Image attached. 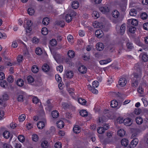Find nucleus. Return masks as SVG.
I'll return each instance as SVG.
<instances>
[{
	"instance_id": "1",
	"label": "nucleus",
	"mask_w": 148,
	"mask_h": 148,
	"mask_svg": "<svg viewBox=\"0 0 148 148\" xmlns=\"http://www.w3.org/2000/svg\"><path fill=\"white\" fill-rule=\"evenodd\" d=\"M134 76L131 79V85L133 87L135 88L138 86V81L140 80L142 76L140 74L139 75L137 73H134Z\"/></svg>"
},
{
	"instance_id": "2",
	"label": "nucleus",
	"mask_w": 148,
	"mask_h": 148,
	"mask_svg": "<svg viewBox=\"0 0 148 148\" xmlns=\"http://www.w3.org/2000/svg\"><path fill=\"white\" fill-rule=\"evenodd\" d=\"M8 99V96L6 94H4L2 97H0V105L2 108H4L6 106V101Z\"/></svg>"
},
{
	"instance_id": "3",
	"label": "nucleus",
	"mask_w": 148,
	"mask_h": 148,
	"mask_svg": "<svg viewBox=\"0 0 148 148\" xmlns=\"http://www.w3.org/2000/svg\"><path fill=\"white\" fill-rule=\"evenodd\" d=\"M103 125V127H100L97 129V132L99 134L103 133L105 130H108L109 128L108 124L105 123Z\"/></svg>"
},
{
	"instance_id": "4",
	"label": "nucleus",
	"mask_w": 148,
	"mask_h": 148,
	"mask_svg": "<svg viewBox=\"0 0 148 148\" xmlns=\"http://www.w3.org/2000/svg\"><path fill=\"white\" fill-rule=\"evenodd\" d=\"M125 25H126L125 24H123L120 27L119 26L117 25L116 26V30H117V29H119L120 28L119 33L121 35H123L124 34L125 31L126 27Z\"/></svg>"
},
{
	"instance_id": "5",
	"label": "nucleus",
	"mask_w": 148,
	"mask_h": 148,
	"mask_svg": "<svg viewBox=\"0 0 148 148\" xmlns=\"http://www.w3.org/2000/svg\"><path fill=\"white\" fill-rule=\"evenodd\" d=\"M138 142V140L137 138L134 139L131 142V144L129 146L126 148H133L135 147Z\"/></svg>"
},
{
	"instance_id": "6",
	"label": "nucleus",
	"mask_w": 148,
	"mask_h": 148,
	"mask_svg": "<svg viewBox=\"0 0 148 148\" xmlns=\"http://www.w3.org/2000/svg\"><path fill=\"white\" fill-rule=\"evenodd\" d=\"M62 108L64 109H67L72 107V104L70 102L67 103L63 102L62 103Z\"/></svg>"
},
{
	"instance_id": "7",
	"label": "nucleus",
	"mask_w": 148,
	"mask_h": 148,
	"mask_svg": "<svg viewBox=\"0 0 148 148\" xmlns=\"http://www.w3.org/2000/svg\"><path fill=\"white\" fill-rule=\"evenodd\" d=\"M79 72L81 74H84L87 71L86 68L84 65L80 66L78 68Z\"/></svg>"
},
{
	"instance_id": "8",
	"label": "nucleus",
	"mask_w": 148,
	"mask_h": 148,
	"mask_svg": "<svg viewBox=\"0 0 148 148\" xmlns=\"http://www.w3.org/2000/svg\"><path fill=\"white\" fill-rule=\"evenodd\" d=\"M121 143L122 145L124 147V148H126L129 147L128 145L129 141L127 139H123L121 140Z\"/></svg>"
},
{
	"instance_id": "9",
	"label": "nucleus",
	"mask_w": 148,
	"mask_h": 148,
	"mask_svg": "<svg viewBox=\"0 0 148 148\" xmlns=\"http://www.w3.org/2000/svg\"><path fill=\"white\" fill-rule=\"evenodd\" d=\"M95 34L96 37L99 38L102 37L103 35V32L100 29L96 30Z\"/></svg>"
},
{
	"instance_id": "10",
	"label": "nucleus",
	"mask_w": 148,
	"mask_h": 148,
	"mask_svg": "<svg viewBox=\"0 0 148 148\" xmlns=\"http://www.w3.org/2000/svg\"><path fill=\"white\" fill-rule=\"evenodd\" d=\"M123 121L124 124L127 126H130L132 123L131 119L129 118L124 119Z\"/></svg>"
},
{
	"instance_id": "11",
	"label": "nucleus",
	"mask_w": 148,
	"mask_h": 148,
	"mask_svg": "<svg viewBox=\"0 0 148 148\" xmlns=\"http://www.w3.org/2000/svg\"><path fill=\"white\" fill-rule=\"evenodd\" d=\"M119 85L123 87L125 86L127 83L126 79L125 78H122L120 79L119 81Z\"/></svg>"
},
{
	"instance_id": "12",
	"label": "nucleus",
	"mask_w": 148,
	"mask_h": 148,
	"mask_svg": "<svg viewBox=\"0 0 148 148\" xmlns=\"http://www.w3.org/2000/svg\"><path fill=\"white\" fill-rule=\"evenodd\" d=\"M104 48V45L103 43L98 42L97 43L96 48L97 50L101 51L103 50Z\"/></svg>"
},
{
	"instance_id": "13",
	"label": "nucleus",
	"mask_w": 148,
	"mask_h": 148,
	"mask_svg": "<svg viewBox=\"0 0 148 148\" xmlns=\"http://www.w3.org/2000/svg\"><path fill=\"white\" fill-rule=\"evenodd\" d=\"M100 11L103 13L106 14L110 11V9L107 7H102L100 8Z\"/></svg>"
},
{
	"instance_id": "14",
	"label": "nucleus",
	"mask_w": 148,
	"mask_h": 148,
	"mask_svg": "<svg viewBox=\"0 0 148 148\" xmlns=\"http://www.w3.org/2000/svg\"><path fill=\"white\" fill-rule=\"evenodd\" d=\"M128 22L130 23L132 25L136 26L138 24V21L136 19H129Z\"/></svg>"
},
{
	"instance_id": "15",
	"label": "nucleus",
	"mask_w": 148,
	"mask_h": 148,
	"mask_svg": "<svg viewBox=\"0 0 148 148\" xmlns=\"http://www.w3.org/2000/svg\"><path fill=\"white\" fill-rule=\"evenodd\" d=\"M27 29L28 30L29 32H30L32 31L31 27L32 25V23L31 20H28L27 21Z\"/></svg>"
},
{
	"instance_id": "16",
	"label": "nucleus",
	"mask_w": 148,
	"mask_h": 148,
	"mask_svg": "<svg viewBox=\"0 0 148 148\" xmlns=\"http://www.w3.org/2000/svg\"><path fill=\"white\" fill-rule=\"evenodd\" d=\"M42 69L44 71L47 72L49 70L50 68L48 65L45 64L42 66Z\"/></svg>"
},
{
	"instance_id": "17",
	"label": "nucleus",
	"mask_w": 148,
	"mask_h": 148,
	"mask_svg": "<svg viewBox=\"0 0 148 148\" xmlns=\"http://www.w3.org/2000/svg\"><path fill=\"white\" fill-rule=\"evenodd\" d=\"M110 105L112 108H115L118 106V103L115 100H113L110 102Z\"/></svg>"
},
{
	"instance_id": "18",
	"label": "nucleus",
	"mask_w": 148,
	"mask_h": 148,
	"mask_svg": "<svg viewBox=\"0 0 148 148\" xmlns=\"http://www.w3.org/2000/svg\"><path fill=\"white\" fill-rule=\"evenodd\" d=\"M37 125L39 129H42L45 127V124L43 121H40L38 122Z\"/></svg>"
},
{
	"instance_id": "19",
	"label": "nucleus",
	"mask_w": 148,
	"mask_h": 148,
	"mask_svg": "<svg viewBox=\"0 0 148 148\" xmlns=\"http://www.w3.org/2000/svg\"><path fill=\"white\" fill-rule=\"evenodd\" d=\"M56 124L58 127L60 129L62 128L64 126V123L62 121L60 120L58 121Z\"/></svg>"
},
{
	"instance_id": "20",
	"label": "nucleus",
	"mask_w": 148,
	"mask_h": 148,
	"mask_svg": "<svg viewBox=\"0 0 148 148\" xmlns=\"http://www.w3.org/2000/svg\"><path fill=\"white\" fill-rule=\"evenodd\" d=\"M73 130L75 133L77 134L80 132V128L78 125H75L73 127Z\"/></svg>"
},
{
	"instance_id": "21",
	"label": "nucleus",
	"mask_w": 148,
	"mask_h": 148,
	"mask_svg": "<svg viewBox=\"0 0 148 148\" xmlns=\"http://www.w3.org/2000/svg\"><path fill=\"white\" fill-rule=\"evenodd\" d=\"M112 14L114 18H117L119 17L120 14L118 11L115 10L112 12Z\"/></svg>"
},
{
	"instance_id": "22",
	"label": "nucleus",
	"mask_w": 148,
	"mask_h": 148,
	"mask_svg": "<svg viewBox=\"0 0 148 148\" xmlns=\"http://www.w3.org/2000/svg\"><path fill=\"white\" fill-rule=\"evenodd\" d=\"M65 19L67 22L69 23L72 21V17L70 14H67L66 15Z\"/></svg>"
},
{
	"instance_id": "23",
	"label": "nucleus",
	"mask_w": 148,
	"mask_h": 148,
	"mask_svg": "<svg viewBox=\"0 0 148 148\" xmlns=\"http://www.w3.org/2000/svg\"><path fill=\"white\" fill-rule=\"evenodd\" d=\"M67 54L69 58H73L75 56V54L73 51L70 50L68 51Z\"/></svg>"
},
{
	"instance_id": "24",
	"label": "nucleus",
	"mask_w": 148,
	"mask_h": 148,
	"mask_svg": "<svg viewBox=\"0 0 148 148\" xmlns=\"http://www.w3.org/2000/svg\"><path fill=\"white\" fill-rule=\"evenodd\" d=\"M66 76L67 78H71L73 76V73L72 71H69L66 73Z\"/></svg>"
},
{
	"instance_id": "25",
	"label": "nucleus",
	"mask_w": 148,
	"mask_h": 148,
	"mask_svg": "<svg viewBox=\"0 0 148 148\" xmlns=\"http://www.w3.org/2000/svg\"><path fill=\"white\" fill-rule=\"evenodd\" d=\"M51 115L53 118H57L59 116L58 112L56 111H53L52 112Z\"/></svg>"
},
{
	"instance_id": "26",
	"label": "nucleus",
	"mask_w": 148,
	"mask_h": 148,
	"mask_svg": "<svg viewBox=\"0 0 148 148\" xmlns=\"http://www.w3.org/2000/svg\"><path fill=\"white\" fill-rule=\"evenodd\" d=\"M79 113L81 116L82 117H86L88 116V113L86 110H81Z\"/></svg>"
},
{
	"instance_id": "27",
	"label": "nucleus",
	"mask_w": 148,
	"mask_h": 148,
	"mask_svg": "<svg viewBox=\"0 0 148 148\" xmlns=\"http://www.w3.org/2000/svg\"><path fill=\"white\" fill-rule=\"evenodd\" d=\"M137 11L136 10L133 8L132 9L130 10V16H135L136 15Z\"/></svg>"
},
{
	"instance_id": "28",
	"label": "nucleus",
	"mask_w": 148,
	"mask_h": 148,
	"mask_svg": "<svg viewBox=\"0 0 148 148\" xmlns=\"http://www.w3.org/2000/svg\"><path fill=\"white\" fill-rule=\"evenodd\" d=\"M79 3L77 1H74L72 3V6L73 8L77 9L79 6Z\"/></svg>"
},
{
	"instance_id": "29",
	"label": "nucleus",
	"mask_w": 148,
	"mask_h": 148,
	"mask_svg": "<svg viewBox=\"0 0 148 148\" xmlns=\"http://www.w3.org/2000/svg\"><path fill=\"white\" fill-rule=\"evenodd\" d=\"M49 22V18L48 17L44 18L42 20V23L44 25H48Z\"/></svg>"
},
{
	"instance_id": "30",
	"label": "nucleus",
	"mask_w": 148,
	"mask_h": 148,
	"mask_svg": "<svg viewBox=\"0 0 148 148\" xmlns=\"http://www.w3.org/2000/svg\"><path fill=\"white\" fill-rule=\"evenodd\" d=\"M125 131L123 129H120L118 131V135L121 137L124 136L125 134Z\"/></svg>"
},
{
	"instance_id": "31",
	"label": "nucleus",
	"mask_w": 148,
	"mask_h": 148,
	"mask_svg": "<svg viewBox=\"0 0 148 148\" xmlns=\"http://www.w3.org/2000/svg\"><path fill=\"white\" fill-rule=\"evenodd\" d=\"M17 85L19 86H22L24 85V81L21 79H18L16 82Z\"/></svg>"
},
{
	"instance_id": "32",
	"label": "nucleus",
	"mask_w": 148,
	"mask_h": 148,
	"mask_svg": "<svg viewBox=\"0 0 148 148\" xmlns=\"http://www.w3.org/2000/svg\"><path fill=\"white\" fill-rule=\"evenodd\" d=\"M136 121L138 124L140 125L143 122V120L140 117H137L136 118Z\"/></svg>"
},
{
	"instance_id": "33",
	"label": "nucleus",
	"mask_w": 148,
	"mask_h": 148,
	"mask_svg": "<svg viewBox=\"0 0 148 148\" xmlns=\"http://www.w3.org/2000/svg\"><path fill=\"white\" fill-rule=\"evenodd\" d=\"M35 53L37 55H40L42 53V50L41 48L37 47L35 50Z\"/></svg>"
},
{
	"instance_id": "34",
	"label": "nucleus",
	"mask_w": 148,
	"mask_h": 148,
	"mask_svg": "<svg viewBox=\"0 0 148 148\" xmlns=\"http://www.w3.org/2000/svg\"><path fill=\"white\" fill-rule=\"evenodd\" d=\"M78 101L79 103L83 105H85L86 103L85 100L81 98H79Z\"/></svg>"
},
{
	"instance_id": "35",
	"label": "nucleus",
	"mask_w": 148,
	"mask_h": 148,
	"mask_svg": "<svg viewBox=\"0 0 148 148\" xmlns=\"http://www.w3.org/2000/svg\"><path fill=\"white\" fill-rule=\"evenodd\" d=\"M31 70L34 73H37L39 71V69L38 67L36 65H34L32 68Z\"/></svg>"
},
{
	"instance_id": "36",
	"label": "nucleus",
	"mask_w": 148,
	"mask_h": 148,
	"mask_svg": "<svg viewBox=\"0 0 148 148\" xmlns=\"http://www.w3.org/2000/svg\"><path fill=\"white\" fill-rule=\"evenodd\" d=\"M3 136L5 138H8L10 136V134L9 132L5 131L3 134Z\"/></svg>"
},
{
	"instance_id": "37",
	"label": "nucleus",
	"mask_w": 148,
	"mask_h": 148,
	"mask_svg": "<svg viewBox=\"0 0 148 148\" xmlns=\"http://www.w3.org/2000/svg\"><path fill=\"white\" fill-rule=\"evenodd\" d=\"M142 59L143 61L147 62L148 61V55L145 53H144L142 55Z\"/></svg>"
},
{
	"instance_id": "38",
	"label": "nucleus",
	"mask_w": 148,
	"mask_h": 148,
	"mask_svg": "<svg viewBox=\"0 0 148 148\" xmlns=\"http://www.w3.org/2000/svg\"><path fill=\"white\" fill-rule=\"evenodd\" d=\"M135 42L139 46H142L143 45V44L140 41V40L138 37H137L135 38Z\"/></svg>"
},
{
	"instance_id": "39",
	"label": "nucleus",
	"mask_w": 148,
	"mask_h": 148,
	"mask_svg": "<svg viewBox=\"0 0 148 148\" xmlns=\"http://www.w3.org/2000/svg\"><path fill=\"white\" fill-rule=\"evenodd\" d=\"M41 33L44 35H46L48 33V30L47 28L44 27L42 28L41 30Z\"/></svg>"
},
{
	"instance_id": "40",
	"label": "nucleus",
	"mask_w": 148,
	"mask_h": 148,
	"mask_svg": "<svg viewBox=\"0 0 148 148\" xmlns=\"http://www.w3.org/2000/svg\"><path fill=\"white\" fill-rule=\"evenodd\" d=\"M0 85L3 88H6L8 86L7 82L5 80H3L1 82Z\"/></svg>"
},
{
	"instance_id": "41",
	"label": "nucleus",
	"mask_w": 148,
	"mask_h": 148,
	"mask_svg": "<svg viewBox=\"0 0 148 148\" xmlns=\"http://www.w3.org/2000/svg\"><path fill=\"white\" fill-rule=\"evenodd\" d=\"M136 30L135 27L132 26H130L129 28V32L132 33H134Z\"/></svg>"
},
{
	"instance_id": "42",
	"label": "nucleus",
	"mask_w": 148,
	"mask_h": 148,
	"mask_svg": "<svg viewBox=\"0 0 148 148\" xmlns=\"http://www.w3.org/2000/svg\"><path fill=\"white\" fill-rule=\"evenodd\" d=\"M27 79L28 82L30 83H32L34 81V79L33 77L31 75H29L27 77Z\"/></svg>"
},
{
	"instance_id": "43",
	"label": "nucleus",
	"mask_w": 148,
	"mask_h": 148,
	"mask_svg": "<svg viewBox=\"0 0 148 148\" xmlns=\"http://www.w3.org/2000/svg\"><path fill=\"white\" fill-rule=\"evenodd\" d=\"M27 11L28 14L30 15H33L34 12V10L32 8H28L27 10Z\"/></svg>"
},
{
	"instance_id": "44",
	"label": "nucleus",
	"mask_w": 148,
	"mask_h": 148,
	"mask_svg": "<svg viewBox=\"0 0 148 148\" xmlns=\"http://www.w3.org/2000/svg\"><path fill=\"white\" fill-rule=\"evenodd\" d=\"M50 44L52 46H55L57 45V42L56 39H52L50 41Z\"/></svg>"
},
{
	"instance_id": "45",
	"label": "nucleus",
	"mask_w": 148,
	"mask_h": 148,
	"mask_svg": "<svg viewBox=\"0 0 148 148\" xmlns=\"http://www.w3.org/2000/svg\"><path fill=\"white\" fill-rule=\"evenodd\" d=\"M127 47L128 49H132L134 48L133 44L130 42H128L127 43Z\"/></svg>"
},
{
	"instance_id": "46",
	"label": "nucleus",
	"mask_w": 148,
	"mask_h": 148,
	"mask_svg": "<svg viewBox=\"0 0 148 148\" xmlns=\"http://www.w3.org/2000/svg\"><path fill=\"white\" fill-rule=\"evenodd\" d=\"M93 17H96V18H98L99 16V13L96 11H93L92 14Z\"/></svg>"
},
{
	"instance_id": "47",
	"label": "nucleus",
	"mask_w": 148,
	"mask_h": 148,
	"mask_svg": "<svg viewBox=\"0 0 148 148\" xmlns=\"http://www.w3.org/2000/svg\"><path fill=\"white\" fill-rule=\"evenodd\" d=\"M33 102L35 104H37L39 102V99L36 96H33Z\"/></svg>"
},
{
	"instance_id": "48",
	"label": "nucleus",
	"mask_w": 148,
	"mask_h": 148,
	"mask_svg": "<svg viewBox=\"0 0 148 148\" xmlns=\"http://www.w3.org/2000/svg\"><path fill=\"white\" fill-rule=\"evenodd\" d=\"M140 17L143 20L146 19L147 17V15L145 12L142 13L141 14Z\"/></svg>"
},
{
	"instance_id": "49",
	"label": "nucleus",
	"mask_w": 148,
	"mask_h": 148,
	"mask_svg": "<svg viewBox=\"0 0 148 148\" xmlns=\"http://www.w3.org/2000/svg\"><path fill=\"white\" fill-rule=\"evenodd\" d=\"M32 138L33 141L37 142L38 140V137L37 134H34L32 135Z\"/></svg>"
},
{
	"instance_id": "50",
	"label": "nucleus",
	"mask_w": 148,
	"mask_h": 148,
	"mask_svg": "<svg viewBox=\"0 0 148 148\" xmlns=\"http://www.w3.org/2000/svg\"><path fill=\"white\" fill-rule=\"evenodd\" d=\"M90 88L89 89V90L91 91L92 93L94 94H97L98 93L97 90L95 89V88L92 87L91 86H90Z\"/></svg>"
},
{
	"instance_id": "51",
	"label": "nucleus",
	"mask_w": 148,
	"mask_h": 148,
	"mask_svg": "<svg viewBox=\"0 0 148 148\" xmlns=\"http://www.w3.org/2000/svg\"><path fill=\"white\" fill-rule=\"evenodd\" d=\"M18 119L20 122L23 121L25 119V116L24 114H22L19 116Z\"/></svg>"
},
{
	"instance_id": "52",
	"label": "nucleus",
	"mask_w": 148,
	"mask_h": 148,
	"mask_svg": "<svg viewBox=\"0 0 148 148\" xmlns=\"http://www.w3.org/2000/svg\"><path fill=\"white\" fill-rule=\"evenodd\" d=\"M99 85V83L97 81H95L92 82V87L97 88Z\"/></svg>"
},
{
	"instance_id": "53",
	"label": "nucleus",
	"mask_w": 148,
	"mask_h": 148,
	"mask_svg": "<svg viewBox=\"0 0 148 148\" xmlns=\"http://www.w3.org/2000/svg\"><path fill=\"white\" fill-rule=\"evenodd\" d=\"M55 78L58 82H62V78L58 74H56L55 76Z\"/></svg>"
},
{
	"instance_id": "54",
	"label": "nucleus",
	"mask_w": 148,
	"mask_h": 148,
	"mask_svg": "<svg viewBox=\"0 0 148 148\" xmlns=\"http://www.w3.org/2000/svg\"><path fill=\"white\" fill-rule=\"evenodd\" d=\"M56 24L59 25L60 27H63L64 26V22L62 21H57L56 23Z\"/></svg>"
},
{
	"instance_id": "55",
	"label": "nucleus",
	"mask_w": 148,
	"mask_h": 148,
	"mask_svg": "<svg viewBox=\"0 0 148 148\" xmlns=\"http://www.w3.org/2000/svg\"><path fill=\"white\" fill-rule=\"evenodd\" d=\"M18 139L19 141L21 142H23L25 141V137L22 135H19L18 136Z\"/></svg>"
},
{
	"instance_id": "56",
	"label": "nucleus",
	"mask_w": 148,
	"mask_h": 148,
	"mask_svg": "<svg viewBox=\"0 0 148 148\" xmlns=\"http://www.w3.org/2000/svg\"><path fill=\"white\" fill-rule=\"evenodd\" d=\"M47 143L46 141L42 142L41 144V147L43 148H47Z\"/></svg>"
},
{
	"instance_id": "57",
	"label": "nucleus",
	"mask_w": 148,
	"mask_h": 148,
	"mask_svg": "<svg viewBox=\"0 0 148 148\" xmlns=\"http://www.w3.org/2000/svg\"><path fill=\"white\" fill-rule=\"evenodd\" d=\"M73 37L72 35H69L67 37L68 40L69 42H72Z\"/></svg>"
},
{
	"instance_id": "58",
	"label": "nucleus",
	"mask_w": 148,
	"mask_h": 148,
	"mask_svg": "<svg viewBox=\"0 0 148 148\" xmlns=\"http://www.w3.org/2000/svg\"><path fill=\"white\" fill-rule=\"evenodd\" d=\"M50 130V132L48 133L49 134H53L55 132L56 129L54 127L52 126L51 127Z\"/></svg>"
},
{
	"instance_id": "59",
	"label": "nucleus",
	"mask_w": 148,
	"mask_h": 148,
	"mask_svg": "<svg viewBox=\"0 0 148 148\" xmlns=\"http://www.w3.org/2000/svg\"><path fill=\"white\" fill-rule=\"evenodd\" d=\"M7 81L9 83H12L14 81L12 76H9L7 78Z\"/></svg>"
},
{
	"instance_id": "60",
	"label": "nucleus",
	"mask_w": 148,
	"mask_h": 148,
	"mask_svg": "<svg viewBox=\"0 0 148 148\" xmlns=\"http://www.w3.org/2000/svg\"><path fill=\"white\" fill-rule=\"evenodd\" d=\"M141 112V109L139 108H136L135 109L134 113L136 115H138L140 114Z\"/></svg>"
},
{
	"instance_id": "61",
	"label": "nucleus",
	"mask_w": 148,
	"mask_h": 148,
	"mask_svg": "<svg viewBox=\"0 0 148 148\" xmlns=\"http://www.w3.org/2000/svg\"><path fill=\"white\" fill-rule=\"evenodd\" d=\"M23 59V57L22 55H20L18 56L17 58V60L19 62H22Z\"/></svg>"
},
{
	"instance_id": "62",
	"label": "nucleus",
	"mask_w": 148,
	"mask_h": 148,
	"mask_svg": "<svg viewBox=\"0 0 148 148\" xmlns=\"http://www.w3.org/2000/svg\"><path fill=\"white\" fill-rule=\"evenodd\" d=\"M63 70V66L62 65H60L57 67V71H59L60 73H61Z\"/></svg>"
},
{
	"instance_id": "63",
	"label": "nucleus",
	"mask_w": 148,
	"mask_h": 148,
	"mask_svg": "<svg viewBox=\"0 0 148 148\" xmlns=\"http://www.w3.org/2000/svg\"><path fill=\"white\" fill-rule=\"evenodd\" d=\"M62 144L60 142H58L56 143L55 145V148H61Z\"/></svg>"
},
{
	"instance_id": "64",
	"label": "nucleus",
	"mask_w": 148,
	"mask_h": 148,
	"mask_svg": "<svg viewBox=\"0 0 148 148\" xmlns=\"http://www.w3.org/2000/svg\"><path fill=\"white\" fill-rule=\"evenodd\" d=\"M143 29L146 30H148V22L146 23H144L143 25Z\"/></svg>"
}]
</instances>
